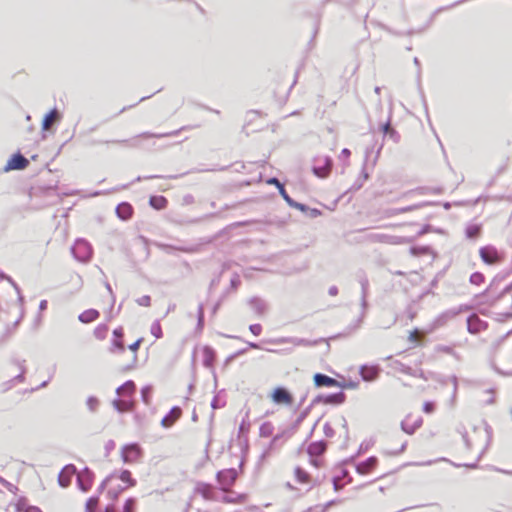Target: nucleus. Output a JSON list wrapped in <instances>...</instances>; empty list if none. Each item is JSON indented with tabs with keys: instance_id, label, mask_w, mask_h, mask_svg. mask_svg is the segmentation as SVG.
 I'll list each match as a JSON object with an SVG mask.
<instances>
[{
	"instance_id": "42",
	"label": "nucleus",
	"mask_w": 512,
	"mask_h": 512,
	"mask_svg": "<svg viewBox=\"0 0 512 512\" xmlns=\"http://www.w3.org/2000/svg\"><path fill=\"white\" fill-rule=\"evenodd\" d=\"M143 341V338H139L137 339L134 343H132L131 345H129V349L131 351H133V356H132V365L131 366H128L127 368H131L134 366V364L136 363L137 361V350L139 349L141 343Z\"/></svg>"
},
{
	"instance_id": "18",
	"label": "nucleus",
	"mask_w": 512,
	"mask_h": 512,
	"mask_svg": "<svg viewBox=\"0 0 512 512\" xmlns=\"http://www.w3.org/2000/svg\"><path fill=\"white\" fill-rule=\"evenodd\" d=\"M123 336H124V332H123L122 327H118V328L114 329L113 339H112V348H111L112 352H114V351L123 352L125 350Z\"/></svg>"
},
{
	"instance_id": "53",
	"label": "nucleus",
	"mask_w": 512,
	"mask_h": 512,
	"mask_svg": "<svg viewBox=\"0 0 512 512\" xmlns=\"http://www.w3.org/2000/svg\"><path fill=\"white\" fill-rule=\"evenodd\" d=\"M312 406H313V405L308 406L306 409H304V410L299 414V416L297 417V419H296V420H295V422H294V425H293V427H294V428L298 427V426L301 424V422H302V421H303V420L308 416V414H309L310 409H311V407H312Z\"/></svg>"
},
{
	"instance_id": "23",
	"label": "nucleus",
	"mask_w": 512,
	"mask_h": 512,
	"mask_svg": "<svg viewBox=\"0 0 512 512\" xmlns=\"http://www.w3.org/2000/svg\"><path fill=\"white\" fill-rule=\"evenodd\" d=\"M115 211H116V215L121 220H128V219H130L132 217L133 207L128 202H122V203L117 205Z\"/></svg>"
},
{
	"instance_id": "63",
	"label": "nucleus",
	"mask_w": 512,
	"mask_h": 512,
	"mask_svg": "<svg viewBox=\"0 0 512 512\" xmlns=\"http://www.w3.org/2000/svg\"><path fill=\"white\" fill-rule=\"evenodd\" d=\"M428 250V247H411L410 252L413 255H420L426 253Z\"/></svg>"
},
{
	"instance_id": "46",
	"label": "nucleus",
	"mask_w": 512,
	"mask_h": 512,
	"mask_svg": "<svg viewBox=\"0 0 512 512\" xmlns=\"http://www.w3.org/2000/svg\"><path fill=\"white\" fill-rule=\"evenodd\" d=\"M151 394H152V387L150 385L144 386L141 389V398H142V401L146 405H148L150 403Z\"/></svg>"
},
{
	"instance_id": "43",
	"label": "nucleus",
	"mask_w": 512,
	"mask_h": 512,
	"mask_svg": "<svg viewBox=\"0 0 512 512\" xmlns=\"http://www.w3.org/2000/svg\"><path fill=\"white\" fill-rule=\"evenodd\" d=\"M178 131H174V132H171V133H163V134H157V133H150V132H144V133H141L139 134L136 138H139V137H145V138H162V137H167V136H172V135H177Z\"/></svg>"
},
{
	"instance_id": "64",
	"label": "nucleus",
	"mask_w": 512,
	"mask_h": 512,
	"mask_svg": "<svg viewBox=\"0 0 512 512\" xmlns=\"http://www.w3.org/2000/svg\"><path fill=\"white\" fill-rule=\"evenodd\" d=\"M307 215L310 217V218H317L318 216L321 215V211L317 208H310L309 207V210H308V213Z\"/></svg>"
},
{
	"instance_id": "30",
	"label": "nucleus",
	"mask_w": 512,
	"mask_h": 512,
	"mask_svg": "<svg viewBox=\"0 0 512 512\" xmlns=\"http://www.w3.org/2000/svg\"><path fill=\"white\" fill-rule=\"evenodd\" d=\"M216 359V353L210 346L203 347V365L207 368L213 366Z\"/></svg>"
},
{
	"instance_id": "6",
	"label": "nucleus",
	"mask_w": 512,
	"mask_h": 512,
	"mask_svg": "<svg viewBox=\"0 0 512 512\" xmlns=\"http://www.w3.org/2000/svg\"><path fill=\"white\" fill-rule=\"evenodd\" d=\"M237 476L238 474L236 469L230 468L218 471L216 474V479L221 485L222 490L227 491L235 483Z\"/></svg>"
},
{
	"instance_id": "37",
	"label": "nucleus",
	"mask_w": 512,
	"mask_h": 512,
	"mask_svg": "<svg viewBox=\"0 0 512 512\" xmlns=\"http://www.w3.org/2000/svg\"><path fill=\"white\" fill-rule=\"evenodd\" d=\"M118 477L122 482L126 483L128 487H133L136 485V480L132 478L131 472L129 470H122Z\"/></svg>"
},
{
	"instance_id": "14",
	"label": "nucleus",
	"mask_w": 512,
	"mask_h": 512,
	"mask_svg": "<svg viewBox=\"0 0 512 512\" xmlns=\"http://www.w3.org/2000/svg\"><path fill=\"white\" fill-rule=\"evenodd\" d=\"M380 373V368L377 365H362L359 369V374L361 378L366 382L374 381L378 378Z\"/></svg>"
},
{
	"instance_id": "16",
	"label": "nucleus",
	"mask_w": 512,
	"mask_h": 512,
	"mask_svg": "<svg viewBox=\"0 0 512 512\" xmlns=\"http://www.w3.org/2000/svg\"><path fill=\"white\" fill-rule=\"evenodd\" d=\"M486 327V324L477 315L471 314L467 317V330L471 334H477Z\"/></svg>"
},
{
	"instance_id": "24",
	"label": "nucleus",
	"mask_w": 512,
	"mask_h": 512,
	"mask_svg": "<svg viewBox=\"0 0 512 512\" xmlns=\"http://www.w3.org/2000/svg\"><path fill=\"white\" fill-rule=\"evenodd\" d=\"M421 425H422V418L421 417H418L412 423H410L409 417H407L406 419H404L401 422V429L405 433H407L409 435H412L418 428L421 427Z\"/></svg>"
},
{
	"instance_id": "5",
	"label": "nucleus",
	"mask_w": 512,
	"mask_h": 512,
	"mask_svg": "<svg viewBox=\"0 0 512 512\" xmlns=\"http://www.w3.org/2000/svg\"><path fill=\"white\" fill-rule=\"evenodd\" d=\"M142 456V449L138 443H129L121 449V459L124 463H135Z\"/></svg>"
},
{
	"instance_id": "21",
	"label": "nucleus",
	"mask_w": 512,
	"mask_h": 512,
	"mask_svg": "<svg viewBox=\"0 0 512 512\" xmlns=\"http://www.w3.org/2000/svg\"><path fill=\"white\" fill-rule=\"evenodd\" d=\"M112 405L114 409L117 410L119 413H124L133 410L134 402L130 399H125V397H123V399H114Z\"/></svg>"
},
{
	"instance_id": "4",
	"label": "nucleus",
	"mask_w": 512,
	"mask_h": 512,
	"mask_svg": "<svg viewBox=\"0 0 512 512\" xmlns=\"http://www.w3.org/2000/svg\"><path fill=\"white\" fill-rule=\"evenodd\" d=\"M479 254L482 261L489 265L499 263L504 259V254L492 245L481 247Z\"/></svg>"
},
{
	"instance_id": "56",
	"label": "nucleus",
	"mask_w": 512,
	"mask_h": 512,
	"mask_svg": "<svg viewBox=\"0 0 512 512\" xmlns=\"http://www.w3.org/2000/svg\"><path fill=\"white\" fill-rule=\"evenodd\" d=\"M136 303L139 306L149 307L151 305V297L149 295H144L136 300Z\"/></svg>"
},
{
	"instance_id": "26",
	"label": "nucleus",
	"mask_w": 512,
	"mask_h": 512,
	"mask_svg": "<svg viewBox=\"0 0 512 512\" xmlns=\"http://www.w3.org/2000/svg\"><path fill=\"white\" fill-rule=\"evenodd\" d=\"M197 492L206 500H216V495L212 485L207 483H199L196 488Z\"/></svg>"
},
{
	"instance_id": "33",
	"label": "nucleus",
	"mask_w": 512,
	"mask_h": 512,
	"mask_svg": "<svg viewBox=\"0 0 512 512\" xmlns=\"http://www.w3.org/2000/svg\"><path fill=\"white\" fill-rule=\"evenodd\" d=\"M54 118L60 119V113L56 108H53L44 116L42 120V129L47 130Z\"/></svg>"
},
{
	"instance_id": "59",
	"label": "nucleus",
	"mask_w": 512,
	"mask_h": 512,
	"mask_svg": "<svg viewBox=\"0 0 512 512\" xmlns=\"http://www.w3.org/2000/svg\"><path fill=\"white\" fill-rule=\"evenodd\" d=\"M435 410V403L432 401H426L423 404V411L427 414L433 413Z\"/></svg>"
},
{
	"instance_id": "55",
	"label": "nucleus",
	"mask_w": 512,
	"mask_h": 512,
	"mask_svg": "<svg viewBox=\"0 0 512 512\" xmlns=\"http://www.w3.org/2000/svg\"><path fill=\"white\" fill-rule=\"evenodd\" d=\"M151 334L154 335L156 338L162 337V329L159 322L156 321L151 325Z\"/></svg>"
},
{
	"instance_id": "11",
	"label": "nucleus",
	"mask_w": 512,
	"mask_h": 512,
	"mask_svg": "<svg viewBox=\"0 0 512 512\" xmlns=\"http://www.w3.org/2000/svg\"><path fill=\"white\" fill-rule=\"evenodd\" d=\"M272 400L276 404L291 405L293 402V396L286 388L277 387L272 393Z\"/></svg>"
},
{
	"instance_id": "60",
	"label": "nucleus",
	"mask_w": 512,
	"mask_h": 512,
	"mask_svg": "<svg viewBox=\"0 0 512 512\" xmlns=\"http://www.w3.org/2000/svg\"><path fill=\"white\" fill-rule=\"evenodd\" d=\"M323 430L325 436L328 438H332L335 435V431L329 423L324 424Z\"/></svg>"
},
{
	"instance_id": "15",
	"label": "nucleus",
	"mask_w": 512,
	"mask_h": 512,
	"mask_svg": "<svg viewBox=\"0 0 512 512\" xmlns=\"http://www.w3.org/2000/svg\"><path fill=\"white\" fill-rule=\"evenodd\" d=\"M314 384L316 387H335L341 386V383L335 378H332L326 374L316 373L313 377Z\"/></svg>"
},
{
	"instance_id": "9",
	"label": "nucleus",
	"mask_w": 512,
	"mask_h": 512,
	"mask_svg": "<svg viewBox=\"0 0 512 512\" xmlns=\"http://www.w3.org/2000/svg\"><path fill=\"white\" fill-rule=\"evenodd\" d=\"M76 474L77 485L79 489L84 492L88 491L92 486L94 473L88 467H85L79 473Z\"/></svg>"
},
{
	"instance_id": "25",
	"label": "nucleus",
	"mask_w": 512,
	"mask_h": 512,
	"mask_svg": "<svg viewBox=\"0 0 512 512\" xmlns=\"http://www.w3.org/2000/svg\"><path fill=\"white\" fill-rule=\"evenodd\" d=\"M249 306L255 311L258 315H264L267 310V304L264 300L259 297H252L248 301Z\"/></svg>"
},
{
	"instance_id": "58",
	"label": "nucleus",
	"mask_w": 512,
	"mask_h": 512,
	"mask_svg": "<svg viewBox=\"0 0 512 512\" xmlns=\"http://www.w3.org/2000/svg\"><path fill=\"white\" fill-rule=\"evenodd\" d=\"M512 291V282L507 285L503 290L502 292L497 296V298L493 299L492 301H490L489 303L492 305L494 304L497 300H499L500 298H503L507 293H510Z\"/></svg>"
},
{
	"instance_id": "2",
	"label": "nucleus",
	"mask_w": 512,
	"mask_h": 512,
	"mask_svg": "<svg viewBox=\"0 0 512 512\" xmlns=\"http://www.w3.org/2000/svg\"><path fill=\"white\" fill-rule=\"evenodd\" d=\"M469 309L467 305H460L458 307L450 308L439 314L433 321L432 327L434 329L445 326L448 322L456 318L460 313Z\"/></svg>"
},
{
	"instance_id": "40",
	"label": "nucleus",
	"mask_w": 512,
	"mask_h": 512,
	"mask_svg": "<svg viewBox=\"0 0 512 512\" xmlns=\"http://www.w3.org/2000/svg\"><path fill=\"white\" fill-rule=\"evenodd\" d=\"M101 143H105V144H108V143H115V144H129L130 146L132 147H136L138 144L136 142V139H131V140H112V141H91L90 142V145H96V144H101Z\"/></svg>"
},
{
	"instance_id": "45",
	"label": "nucleus",
	"mask_w": 512,
	"mask_h": 512,
	"mask_svg": "<svg viewBox=\"0 0 512 512\" xmlns=\"http://www.w3.org/2000/svg\"><path fill=\"white\" fill-rule=\"evenodd\" d=\"M359 283L361 285V295H368L369 281L367 276L363 273L359 276Z\"/></svg>"
},
{
	"instance_id": "47",
	"label": "nucleus",
	"mask_w": 512,
	"mask_h": 512,
	"mask_svg": "<svg viewBox=\"0 0 512 512\" xmlns=\"http://www.w3.org/2000/svg\"><path fill=\"white\" fill-rule=\"evenodd\" d=\"M244 499H245V495L244 494H238L235 497H232V496H229V495H224L222 497V501L225 502V503H241V502L244 501Z\"/></svg>"
},
{
	"instance_id": "52",
	"label": "nucleus",
	"mask_w": 512,
	"mask_h": 512,
	"mask_svg": "<svg viewBox=\"0 0 512 512\" xmlns=\"http://www.w3.org/2000/svg\"><path fill=\"white\" fill-rule=\"evenodd\" d=\"M449 380L451 381V383L453 385V392H452V397H451V404L453 405L455 403L457 391H458V378L455 375H452L451 377H449Z\"/></svg>"
},
{
	"instance_id": "51",
	"label": "nucleus",
	"mask_w": 512,
	"mask_h": 512,
	"mask_svg": "<svg viewBox=\"0 0 512 512\" xmlns=\"http://www.w3.org/2000/svg\"><path fill=\"white\" fill-rule=\"evenodd\" d=\"M107 330H108V327L105 324H101L95 328L94 335L98 339H104L106 336Z\"/></svg>"
},
{
	"instance_id": "44",
	"label": "nucleus",
	"mask_w": 512,
	"mask_h": 512,
	"mask_svg": "<svg viewBox=\"0 0 512 512\" xmlns=\"http://www.w3.org/2000/svg\"><path fill=\"white\" fill-rule=\"evenodd\" d=\"M99 503L98 496L90 497L86 502V512H95Z\"/></svg>"
},
{
	"instance_id": "29",
	"label": "nucleus",
	"mask_w": 512,
	"mask_h": 512,
	"mask_svg": "<svg viewBox=\"0 0 512 512\" xmlns=\"http://www.w3.org/2000/svg\"><path fill=\"white\" fill-rule=\"evenodd\" d=\"M423 206H424V203H420V204L405 206V207H401V208H389L385 211V213L387 216L391 217V216H396L399 214H403L406 212H410V211L419 209Z\"/></svg>"
},
{
	"instance_id": "22",
	"label": "nucleus",
	"mask_w": 512,
	"mask_h": 512,
	"mask_svg": "<svg viewBox=\"0 0 512 512\" xmlns=\"http://www.w3.org/2000/svg\"><path fill=\"white\" fill-rule=\"evenodd\" d=\"M380 129L385 137L391 139L394 143H398L400 140L399 133L391 126L390 118L380 126Z\"/></svg>"
},
{
	"instance_id": "28",
	"label": "nucleus",
	"mask_w": 512,
	"mask_h": 512,
	"mask_svg": "<svg viewBox=\"0 0 512 512\" xmlns=\"http://www.w3.org/2000/svg\"><path fill=\"white\" fill-rule=\"evenodd\" d=\"M46 195V196H57L56 195V186H35L30 190V197H35L37 195Z\"/></svg>"
},
{
	"instance_id": "48",
	"label": "nucleus",
	"mask_w": 512,
	"mask_h": 512,
	"mask_svg": "<svg viewBox=\"0 0 512 512\" xmlns=\"http://www.w3.org/2000/svg\"><path fill=\"white\" fill-rule=\"evenodd\" d=\"M135 508H136V499L133 497H130L125 501L122 512H135Z\"/></svg>"
},
{
	"instance_id": "12",
	"label": "nucleus",
	"mask_w": 512,
	"mask_h": 512,
	"mask_svg": "<svg viewBox=\"0 0 512 512\" xmlns=\"http://www.w3.org/2000/svg\"><path fill=\"white\" fill-rule=\"evenodd\" d=\"M323 339L319 340H307L304 338H298V337H282L274 340V343L276 344H285L290 343L294 346H315L319 342H321Z\"/></svg>"
},
{
	"instance_id": "57",
	"label": "nucleus",
	"mask_w": 512,
	"mask_h": 512,
	"mask_svg": "<svg viewBox=\"0 0 512 512\" xmlns=\"http://www.w3.org/2000/svg\"><path fill=\"white\" fill-rule=\"evenodd\" d=\"M395 366L402 373H405V374H408V375H412V368L411 367L406 366L405 364H403L401 362H398V361L395 362Z\"/></svg>"
},
{
	"instance_id": "7",
	"label": "nucleus",
	"mask_w": 512,
	"mask_h": 512,
	"mask_svg": "<svg viewBox=\"0 0 512 512\" xmlns=\"http://www.w3.org/2000/svg\"><path fill=\"white\" fill-rule=\"evenodd\" d=\"M346 399V395L343 391H338L336 393H330V394H320L317 395L313 400L311 405H315L318 403H324V404H332V405H338L342 404Z\"/></svg>"
},
{
	"instance_id": "61",
	"label": "nucleus",
	"mask_w": 512,
	"mask_h": 512,
	"mask_svg": "<svg viewBox=\"0 0 512 512\" xmlns=\"http://www.w3.org/2000/svg\"><path fill=\"white\" fill-rule=\"evenodd\" d=\"M115 476H116V473H112V474L108 475V476H107V477L102 481V483L100 484V486L98 487V491H99V492H102V491L106 488L107 484L111 481V479H112L113 477H115Z\"/></svg>"
},
{
	"instance_id": "62",
	"label": "nucleus",
	"mask_w": 512,
	"mask_h": 512,
	"mask_svg": "<svg viewBox=\"0 0 512 512\" xmlns=\"http://www.w3.org/2000/svg\"><path fill=\"white\" fill-rule=\"evenodd\" d=\"M249 330L255 336H259L262 332V326L260 324H251Z\"/></svg>"
},
{
	"instance_id": "20",
	"label": "nucleus",
	"mask_w": 512,
	"mask_h": 512,
	"mask_svg": "<svg viewBox=\"0 0 512 512\" xmlns=\"http://www.w3.org/2000/svg\"><path fill=\"white\" fill-rule=\"evenodd\" d=\"M182 410L178 406H174L170 412L165 415L161 421V425L165 428L171 427L176 420L181 416Z\"/></svg>"
},
{
	"instance_id": "41",
	"label": "nucleus",
	"mask_w": 512,
	"mask_h": 512,
	"mask_svg": "<svg viewBox=\"0 0 512 512\" xmlns=\"http://www.w3.org/2000/svg\"><path fill=\"white\" fill-rule=\"evenodd\" d=\"M367 306H368L367 296L361 295V309H362V311H361V314H360V316H359V318L357 320V324L355 325V328L360 327L361 323L363 322Z\"/></svg>"
},
{
	"instance_id": "38",
	"label": "nucleus",
	"mask_w": 512,
	"mask_h": 512,
	"mask_svg": "<svg viewBox=\"0 0 512 512\" xmlns=\"http://www.w3.org/2000/svg\"><path fill=\"white\" fill-rule=\"evenodd\" d=\"M1 280H7L14 287V289L16 290V292L18 294V301L22 304L24 301V297L22 296V294L20 292L19 286L14 282V280L10 276L6 275L5 273L0 272V281Z\"/></svg>"
},
{
	"instance_id": "50",
	"label": "nucleus",
	"mask_w": 512,
	"mask_h": 512,
	"mask_svg": "<svg viewBox=\"0 0 512 512\" xmlns=\"http://www.w3.org/2000/svg\"><path fill=\"white\" fill-rule=\"evenodd\" d=\"M204 325V306L200 304L197 310V328L202 329Z\"/></svg>"
},
{
	"instance_id": "31",
	"label": "nucleus",
	"mask_w": 512,
	"mask_h": 512,
	"mask_svg": "<svg viewBox=\"0 0 512 512\" xmlns=\"http://www.w3.org/2000/svg\"><path fill=\"white\" fill-rule=\"evenodd\" d=\"M99 315L100 314L96 309H88V310H85L84 312H82L78 316V319L80 322L86 324V323H91V322L95 321L99 317Z\"/></svg>"
},
{
	"instance_id": "27",
	"label": "nucleus",
	"mask_w": 512,
	"mask_h": 512,
	"mask_svg": "<svg viewBox=\"0 0 512 512\" xmlns=\"http://www.w3.org/2000/svg\"><path fill=\"white\" fill-rule=\"evenodd\" d=\"M135 390H136L135 383L132 380H128L116 389V393L118 396H121V397H126V396L130 397L135 393Z\"/></svg>"
},
{
	"instance_id": "49",
	"label": "nucleus",
	"mask_w": 512,
	"mask_h": 512,
	"mask_svg": "<svg viewBox=\"0 0 512 512\" xmlns=\"http://www.w3.org/2000/svg\"><path fill=\"white\" fill-rule=\"evenodd\" d=\"M99 400L94 396H89L86 400V405L91 412H95L99 407Z\"/></svg>"
},
{
	"instance_id": "32",
	"label": "nucleus",
	"mask_w": 512,
	"mask_h": 512,
	"mask_svg": "<svg viewBox=\"0 0 512 512\" xmlns=\"http://www.w3.org/2000/svg\"><path fill=\"white\" fill-rule=\"evenodd\" d=\"M149 204L156 210H162L166 208L168 201L164 196L154 195L149 198Z\"/></svg>"
},
{
	"instance_id": "54",
	"label": "nucleus",
	"mask_w": 512,
	"mask_h": 512,
	"mask_svg": "<svg viewBox=\"0 0 512 512\" xmlns=\"http://www.w3.org/2000/svg\"><path fill=\"white\" fill-rule=\"evenodd\" d=\"M483 281H484V275L480 272H474L470 276V283H472L474 285H479V284L483 283Z\"/></svg>"
},
{
	"instance_id": "35",
	"label": "nucleus",
	"mask_w": 512,
	"mask_h": 512,
	"mask_svg": "<svg viewBox=\"0 0 512 512\" xmlns=\"http://www.w3.org/2000/svg\"><path fill=\"white\" fill-rule=\"evenodd\" d=\"M267 183L268 184H271V185H275L276 188L278 189L279 191V194L281 195V197L286 200L289 195L284 187V185L280 182V180L276 177H271L267 180Z\"/></svg>"
},
{
	"instance_id": "3",
	"label": "nucleus",
	"mask_w": 512,
	"mask_h": 512,
	"mask_svg": "<svg viewBox=\"0 0 512 512\" xmlns=\"http://www.w3.org/2000/svg\"><path fill=\"white\" fill-rule=\"evenodd\" d=\"M333 161L329 156H317L313 159L312 172L319 178H326L332 169Z\"/></svg>"
},
{
	"instance_id": "1",
	"label": "nucleus",
	"mask_w": 512,
	"mask_h": 512,
	"mask_svg": "<svg viewBox=\"0 0 512 512\" xmlns=\"http://www.w3.org/2000/svg\"><path fill=\"white\" fill-rule=\"evenodd\" d=\"M73 257L79 262H88L93 254V249L90 243L83 239H77L71 247Z\"/></svg>"
},
{
	"instance_id": "36",
	"label": "nucleus",
	"mask_w": 512,
	"mask_h": 512,
	"mask_svg": "<svg viewBox=\"0 0 512 512\" xmlns=\"http://www.w3.org/2000/svg\"><path fill=\"white\" fill-rule=\"evenodd\" d=\"M295 478L299 483H309L311 478L310 475L301 467H296L294 470Z\"/></svg>"
},
{
	"instance_id": "10",
	"label": "nucleus",
	"mask_w": 512,
	"mask_h": 512,
	"mask_svg": "<svg viewBox=\"0 0 512 512\" xmlns=\"http://www.w3.org/2000/svg\"><path fill=\"white\" fill-rule=\"evenodd\" d=\"M29 165V160L24 157L20 152H17L11 156L7 164L4 167L5 171L11 170H23Z\"/></svg>"
},
{
	"instance_id": "8",
	"label": "nucleus",
	"mask_w": 512,
	"mask_h": 512,
	"mask_svg": "<svg viewBox=\"0 0 512 512\" xmlns=\"http://www.w3.org/2000/svg\"><path fill=\"white\" fill-rule=\"evenodd\" d=\"M367 239L372 242L387 243V244H402L409 242L408 239L401 236L387 235L382 233H371Z\"/></svg>"
},
{
	"instance_id": "17",
	"label": "nucleus",
	"mask_w": 512,
	"mask_h": 512,
	"mask_svg": "<svg viewBox=\"0 0 512 512\" xmlns=\"http://www.w3.org/2000/svg\"><path fill=\"white\" fill-rule=\"evenodd\" d=\"M327 449L326 442L323 440L312 442L307 447V453L310 458L320 457Z\"/></svg>"
},
{
	"instance_id": "39",
	"label": "nucleus",
	"mask_w": 512,
	"mask_h": 512,
	"mask_svg": "<svg viewBox=\"0 0 512 512\" xmlns=\"http://www.w3.org/2000/svg\"><path fill=\"white\" fill-rule=\"evenodd\" d=\"M274 432V426L271 422H264L261 424L259 434L261 437H270Z\"/></svg>"
},
{
	"instance_id": "19",
	"label": "nucleus",
	"mask_w": 512,
	"mask_h": 512,
	"mask_svg": "<svg viewBox=\"0 0 512 512\" xmlns=\"http://www.w3.org/2000/svg\"><path fill=\"white\" fill-rule=\"evenodd\" d=\"M378 463V459L375 456H371L367 458L366 460L358 463L356 465V471L359 474H367L370 471H372Z\"/></svg>"
},
{
	"instance_id": "34",
	"label": "nucleus",
	"mask_w": 512,
	"mask_h": 512,
	"mask_svg": "<svg viewBox=\"0 0 512 512\" xmlns=\"http://www.w3.org/2000/svg\"><path fill=\"white\" fill-rule=\"evenodd\" d=\"M480 233H481V225H479V224L468 225L465 229L466 237L469 239L478 238Z\"/></svg>"
},
{
	"instance_id": "13",
	"label": "nucleus",
	"mask_w": 512,
	"mask_h": 512,
	"mask_svg": "<svg viewBox=\"0 0 512 512\" xmlns=\"http://www.w3.org/2000/svg\"><path fill=\"white\" fill-rule=\"evenodd\" d=\"M77 473V469L73 464L66 465L58 475V483L61 487H67L71 483V478Z\"/></svg>"
}]
</instances>
